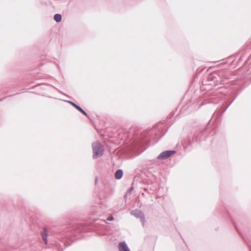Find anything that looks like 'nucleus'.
Wrapping results in <instances>:
<instances>
[{"label":"nucleus","instance_id":"obj_14","mask_svg":"<svg viewBox=\"0 0 251 251\" xmlns=\"http://www.w3.org/2000/svg\"><path fill=\"white\" fill-rule=\"evenodd\" d=\"M237 231H238V232L240 234V233L239 232V231H238V229H237Z\"/></svg>","mask_w":251,"mask_h":251},{"label":"nucleus","instance_id":"obj_9","mask_svg":"<svg viewBox=\"0 0 251 251\" xmlns=\"http://www.w3.org/2000/svg\"><path fill=\"white\" fill-rule=\"evenodd\" d=\"M114 220V217L111 215L107 218V221H112Z\"/></svg>","mask_w":251,"mask_h":251},{"label":"nucleus","instance_id":"obj_3","mask_svg":"<svg viewBox=\"0 0 251 251\" xmlns=\"http://www.w3.org/2000/svg\"><path fill=\"white\" fill-rule=\"evenodd\" d=\"M176 152L175 151H166L159 154L157 158L158 159L164 160L169 158L172 154Z\"/></svg>","mask_w":251,"mask_h":251},{"label":"nucleus","instance_id":"obj_4","mask_svg":"<svg viewBox=\"0 0 251 251\" xmlns=\"http://www.w3.org/2000/svg\"><path fill=\"white\" fill-rule=\"evenodd\" d=\"M68 102L70 103L73 106H74L75 108L78 111L80 112L84 115L88 117V115L87 113L80 106H78L76 103H75V102H74L72 101L68 100Z\"/></svg>","mask_w":251,"mask_h":251},{"label":"nucleus","instance_id":"obj_1","mask_svg":"<svg viewBox=\"0 0 251 251\" xmlns=\"http://www.w3.org/2000/svg\"><path fill=\"white\" fill-rule=\"evenodd\" d=\"M93 150V157L94 159L102 156L104 152V147L99 141H96L93 143L92 145Z\"/></svg>","mask_w":251,"mask_h":251},{"label":"nucleus","instance_id":"obj_7","mask_svg":"<svg viewBox=\"0 0 251 251\" xmlns=\"http://www.w3.org/2000/svg\"><path fill=\"white\" fill-rule=\"evenodd\" d=\"M123 176V171L121 169L118 170L115 173V177L117 179H121Z\"/></svg>","mask_w":251,"mask_h":251},{"label":"nucleus","instance_id":"obj_2","mask_svg":"<svg viewBox=\"0 0 251 251\" xmlns=\"http://www.w3.org/2000/svg\"><path fill=\"white\" fill-rule=\"evenodd\" d=\"M130 214L131 215L134 216L136 218H139L141 222H142V226H144L146 220L144 214L141 210L136 209L131 211L130 212Z\"/></svg>","mask_w":251,"mask_h":251},{"label":"nucleus","instance_id":"obj_8","mask_svg":"<svg viewBox=\"0 0 251 251\" xmlns=\"http://www.w3.org/2000/svg\"><path fill=\"white\" fill-rule=\"evenodd\" d=\"M54 20L57 22L59 23L62 20V15L60 14H56L54 16Z\"/></svg>","mask_w":251,"mask_h":251},{"label":"nucleus","instance_id":"obj_6","mask_svg":"<svg viewBox=\"0 0 251 251\" xmlns=\"http://www.w3.org/2000/svg\"><path fill=\"white\" fill-rule=\"evenodd\" d=\"M119 251H130L125 242L119 243Z\"/></svg>","mask_w":251,"mask_h":251},{"label":"nucleus","instance_id":"obj_12","mask_svg":"<svg viewBox=\"0 0 251 251\" xmlns=\"http://www.w3.org/2000/svg\"><path fill=\"white\" fill-rule=\"evenodd\" d=\"M223 73H224V71H221L219 72L220 74H223Z\"/></svg>","mask_w":251,"mask_h":251},{"label":"nucleus","instance_id":"obj_13","mask_svg":"<svg viewBox=\"0 0 251 251\" xmlns=\"http://www.w3.org/2000/svg\"><path fill=\"white\" fill-rule=\"evenodd\" d=\"M132 189H133V188H132V187H131V188L129 189V191H131V190H132Z\"/></svg>","mask_w":251,"mask_h":251},{"label":"nucleus","instance_id":"obj_5","mask_svg":"<svg viewBox=\"0 0 251 251\" xmlns=\"http://www.w3.org/2000/svg\"><path fill=\"white\" fill-rule=\"evenodd\" d=\"M48 231L46 227H44L43 230L41 232V236L42 239L44 241L46 244L48 243Z\"/></svg>","mask_w":251,"mask_h":251},{"label":"nucleus","instance_id":"obj_11","mask_svg":"<svg viewBox=\"0 0 251 251\" xmlns=\"http://www.w3.org/2000/svg\"><path fill=\"white\" fill-rule=\"evenodd\" d=\"M234 99L232 100V101L229 104V105L227 106V107H226V109L225 110V111L227 109V107L231 104V103L233 102Z\"/></svg>","mask_w":251,"mask_h":251},{"label":"nucleus","instance_id":"obj_10","mask_svg":"<svg viewBox=\"0 0 251 251\" xmlns=\"http://www.w3.org/2000/svg\"><path fill=\"white\" fill-rule=\"evenodd\" d=\"M98 181H99V178H98V177H97L95 178V184H97Z\"/></svg>","mask_w":251,"mask_h":251}]
</instances>
